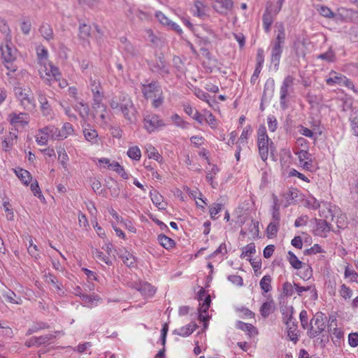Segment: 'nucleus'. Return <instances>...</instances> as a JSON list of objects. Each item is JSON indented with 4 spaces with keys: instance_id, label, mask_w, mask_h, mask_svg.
I'll use <instances>...</instances> for the list:
<instances>
[{
    "instance_id": "20e7f679",
    "label": "nucleus",
    "mask_w": 358,
    "mask_h": 358,
    "mask_svg": "<svg viewBox=\"0 0 358 358\" xmlns=\"http://www.w3.org/2000/svg\"><path fill=\"white\" fill-rule=\"evenodd\" d=\"M285 41V30L282 23L278 24V34L272 43L271 61L278 63L282 52V46Z\"/></svg>"
},
{
    "instance_id": "c9c22d12",
    "label": "nucleus",
    "mask_w": 358,
    "mask_h": 358,
    "mask_svg": "<svg viewBox=\"0 0 358 358\" xmlns=\"http://www.w3.org/2000/svg\"><path fill=\"white\" fill-rule=\"evenodd\" d=\"M91 27L85 23L80 24L79 36L81 39L86 40L90 36Z\"/></svg>"
},
{
    "instance_id": "58836bf2",
    "label": "nucleus",
    "mask_w": 358,
    "mask_h": 358,
    "mask_svg": "<svg viewBox=\"0 0 358 358\" xmlns=\"http://www.w3.org/2000/svg\"><path fill=\"white\" fill-rule=\"evenodd\" d=\"M81 299L89 307H92L93 306L96 305V303L99 300V298L98 297L97 295H95V294H92V295L82 294Z\"/></svg>"
},
{
    "instance_id": "cd10ccee",
    "label": "nucleus",
    "mask_w": 358,
    "mask_h": 358,
    "mask_svg": "<svg viewBox=\"0 0 358 358\" xmlns=\"http://www.w3.org/2000/svg\"><path fill=\"white\" fill-rule=\"evenodd\" d=\"M344 77V76L332 71L329 73V77L327 79L326 82L329 85H334L336 84L341 85Z\"/></svg>"
},
{
    "instance_id": "ddd939ff",
    "label": "nucleus",
    "mask_w": 358,
    "mask_h": 358,
    "mask_svg": "<svg viewBox=\"0 0 358 358\" xmlns=\"http://www.w3.org/2000/svg\"><path fill=\"white\" fill-rule=\"evenodd\" d=\"M55 338L53 334H46L38 337H31L25 342V345L28 348L39 347L41 345L49 344L51 341Z\"/></svg>"
},
{
    "instance_id": "2f4dec72",
    "label": "nucleus",
    "mask_w": 358,
    "mask_h": 358,
    "mask_svg": "<svg viewBox=\"0 0 358 358\" xmlns=\"http://www.w3.org/2000/svg\"><path fill=\"white\" fill-rule=\"evenodd\" d=\"M41 36L47 41L53 38V31L52 27L48 24H43L39 29Z\"/></svg>"
},
{
    "instance_id": "7ed1b4c3",
    "label": "nucleus",
    "mask_w": 358,
    "mask_h": 358,
    "mask_svg": "<svg viewBox=\"0 0 358 358\" xmlns=\"http://www.w3.org/2000/svg\"><path fill=\"white\" fill-rule=\"evenodd\" d=\"M15 94L20 101L21 106L28 111H32L36 107L35 99L30 89L15 87Z\"/></svg>"
},
{
    "instance_id": "f03ea898",
    "label": "nucleus",
    "mask_w": 358,
    "mask_h": 358,
    "mask_svg": "<svg viewBox=\"0 0 358 358\" xmlns=\"http://www.w3.org/2000/svg\"><path fill=\"white\" fill-rule=\"evenodd\" d=\"M38 73L41 78L49 86L52 85L53 79H57L59 77V69L50 62L40 64Z\"/></svg>"
},
{
    "instance_id": "4d7b16f0",
    "label": "nucleus",
    "mask_w": 358,
    "mask_h": 358,
    "mask_svg": "<svg viewBox=\"0 0 358 358\" xmlns=\"http://www.w3.org/2000/svg\"><path fill=\"white\" fill-rule=\"evenodd\" d=\"M345 278H350V280L358 283V273L351 270L348 266L345 269L344 273Z\"/></svg>"
},
{
    "instance_id": "4c0bfd02",
    "label": "nucleus",
    "mask_w": 358,
    "mask_h": 358,
    "mask_svg": "<svg viewBox=\"0 0 358 358\" xmlns=\"http://www.w3.org/2000/svg\"><path fill=\"white\" fill-rule=\"evenodd\" d=\"M17 176L20 180L26 185H27L31 178V176L29 171L27 170L20 169L18 171H15Z\"/></svg>"
},
{
    "instance_id": "412c9836",
    "label": "nucleus",
    "mask_w": 358,
    "mask_h": 358,
    "mask_svg": "<svg viewBox=\"0 0 358 358\" xmlns=\"http://www.w3.org/2000/svg\"><path fill=\"white\" fill-rule=\"evenodd\" d=\"M17 138L16 129H12V131L9 132V135L2 141L1 146L3 150L5 151L10 150L14 141H17Z\"/></svg>"
},
{
    "instance_id": "7c9ffc66",
    "label": "nucleus",
    "mask_w": 358,
    "mask_h": 358,
    "mask_svg": "<svg viewBox=\"0 0 358 358\" xmlns=\"http://www.w3.org/2000/svg\"><path fill=\"white\" fill-rule=\"evenodd\" d=\"M274 302L273 301L264 303L260 308V313L264 317H267L274 310Z\"/></svg>"
},
{
    "instance_id": "603ef678",
    "label": "nucleus",
    "mask_w": 358,
    "mask_h": 358,
    "mask_svg": "<svg viewBox=\"0 0 358 358\" xmlns=\"http://www.w3.org/2000/svg\"><path fill=\"white\" fill-rule=\"evenodd\" d=\"M58 159L60 161L62 166L66 169L67 166V161L69 160V157L64 148H60L58 151Z\"/></svg>"
},
{
    "instance_id": "338daca9",
    "label": "nucleus",
    "mask_w": 358,
    "mask_h": 358,
    "mask_svg": "<svg viewBox=\"0 0 358 358\" xmlns=\"http://www.w3.org/2000/svg\"><path fill=\"white\" fill-rule=\"evenodd\" d=\"M267 123L270 131H275L277 129L278 123L275 117L273 115L268 116L267 118Z\"/></svg>"
},
{
    "instance_id": "8fccbe9b",
    "label": "nucleus",
    "mask_w": 358,
    "mask_h": 358,
    "mask_svg": "<svg viewBox=\"0 0 358 358\" xmlns=\"http://www.w3.org/2000/svg\"><path fill=\"white\" fill-rule=\"evenodd\" d=\"M150 197L152 202L159 208H164L162 204V196L159 194L156 191L150 192Z\"/></svg>"
},
{
    "instance_id": "a18cd8bd",
    "label": "nucleus",
    "mask_w": 358,
    "mask_h": 358,
    "mask_svg": "<svg viewBox=\"0 0 358 358\" xmlns=\"http://www.w3.org/2000/svg\"><path fill=\"white\" fill-rule=\"evenodd\" d=\"M194 13L198 17H203L206 15L203 3L200 1H195L194 4Z\"/></svg>"
},
{
    "instance_id": "bb28decb",
    "label": "nucleus",
    "mask_w": 358,
    "mask_h": 358,
    "mask_svg": "<svg viewBox=\"0 0 358 358\" xmlns=\"http://www.w3.org/2000/svg\"><path fill=\"white\" fill-rule=\"evenodd\" d=\"M196 327L197 325L195 323H190L185 327L174 330L173 334L182 336H188L196 329Z\"/></svg>"
},
{
    "instance_id": "aec40b11",
    "label": "nucleus",
    "mask_w": 358,
    "mask_h": 358,
    "mask_svg": "<svg viewBox=\"0 0 358 358\" xmlns=\"http://www.w3.org/2000/svg\"><path fill=\"white\" fill-rule=\"evenodd\" d=\"M83 135L85 139L92 144L99 143V135L97 131L92 129L90 125L83 129Z\"/></svg>"
},
{
    "instance_id": "f3484780",
    "label": "nucleus",
    "mask_w": 358,
    "mask_h": 358,
    "mask_svg": "<svg viewBox=\"0 0 358 358\" xmlns=\"http://www.w3.org/2000/svg\"><path fill=\"white\" fill-rule=\"evenodd\" d=\"M213 8L219 13L226 15L231 11L234 7L232 0H214Z\"/></svg>"
},
{
    "instance_id": "de8ad7c7",
    "label": "nucleus",
    "mask_w": 358,
    "mask_h": 358,
    "mask_svg": "<svg viewBox=\"0 0 358 358\" xmlns=\"http://www.w3.org/2000/svg\"><path fill=\"white\" fill-rule=\"evenodd\" d=\"M48 50L45 48H38L37 49V57L38 59V64L49 62L48 60Z\"/></svg>"
},
{
    "instance_id": "9d476101",
    "label": "nucleus",
    "mask_w": 358,
    "mask_h": 358,
    "mask_svg": "<svg viewBox=\"0 0 358 358\" xmlns=\"http://www.w3.org/2000/svg\"><path fill=\"white\" fill-rule=\"evenodd\" d=\"M164 126L163 120L155 114H150L144 117L145 129L150 133Z\"/></svg>"
},
{
    "instance_id": "dca6fc26",
    "label": "nucleus",
    "mask_w": 358,
    "mask_h": 358,
    "mask_svg": "<svg viewBox=\"0 0 358 358\" xmlns=\"http://www.w3.org/2000/svg\"><path fill=\"white\" fill-rule=\"evenodd\" d=\"M29 115L25 113H12L8 115V121L14 127L27 125L29 122Z\"/></svg>"
},
{
    "instance_id": "c03bdc74",
    "label": "nucleus",
    "mask_w": 358,
    "mask_h": 358,
    "mask_svg": "<svg viewBox=\"0 0 358 358\" xmlns=\"http://www.w3.org/2000/svg\"><path fill=\"white\" fill-rule=\"evenodd\" d=\"M120 257L127 266H132L135 263L134 257L128 252H125L124 254L120 255Z\"/></svg>"
},
{
    "instance_id": "423d86ee",
    "label": "nucleus",
    "mask_w": 358,
    "mask_h": 358,
    "mask_svg": "<svg viewBox=\"0 0 358 358\" xmlns=\"http://www.w3.org/2000/svg\"><path fill=\"white\" fill-rule=\"evenodd\" d=\"M272 144L273 142L266 134V127L264 126H260L258 129L257 145L259 155L264 162L268 159L269 147Z\"/></svg>"
},
{
    "instance_id": "473e14b6",
    "label": "nucleus",
    "mask_w": 358,
    "mask_h": 358,
    "mask_svg": "<svg viewBox=\"0 0 358 358\" xmlns=\"http://www.w3.org/2000/svg\"><path fill=\"white\" fill-rule=\"evenodd\" d=\"M282 320L286 326H289V324H292V320L293 318L294 314V308L292 306L285 307L282 310Z\"/></svg>"
},
{
    "instance_id": "f8f14e48",
    "label": "nucleus",
    "mask_w": 358,
    "mask_h": 358,
    "mask_svg": "<svg viewBox=\"0 0 358 358\" xmlns=\"http://www.w3.org/2000/svg\"><path fill=\"white\" fill-rule=\"evenodd\" d=\"M1 56L4 62H14L17 55V50L13 47L12 44L6 42L5 45L1 46Z\"/></svg>"
},
{
    "instance_id": "13d9d810",
    "label": "nucleus",
    "mask_w": 358,
    "mask_h": 358,
    "mask_svg": "<svg viewBox=\"0 0 358 358\" xmlns=\"http://www.w3.org/2000/svg\"><path fill=\"white\" fill-rule=\"evenodd\" d=\"M294 285H292L289 282H285L282 285V292L283 294L287 296H291L293 295L294 290Z\"/></svg>"
},
{
    "instance_id": "0e129e2a",
    "label": "nucleus",
    "mask_w": 358,
    "mask_h": 358,
    "mask_svg": "<svg viewBox=\"0 0 358 358\" xmlns=\"http://www.w3.org/2000/svg\"><path fill=\"white\" fill-rule=\"evenodd\" d=\"M46 282L49 284H52L57 290H61V287L58 284L57 279L55 276L52 274H48L45 276Z\"/></svg>"
},
{
    "instance_id": "79ce46f5",
    "label": "nucleus",
    "mask_w": 358,
    "mask_h": 358,
    "mask_svg": "<svg viewBox=\"0 0 358 358\" xmlns=\"http://www.w3.org/2000/svg\"><path fill=\"white\" fill-rule=\"evenodd\" d=\"M76 110L78 111L80 117L84 120L86 119L89 115L90 108L85 103L82 102L79 103L78 105H76Z\"/></svg>"
},
{
    "instance_id": "ea45409f",
    "label": "nucleus",
    "mask_w": 358,
    "mask_h": 358,
    "mask_svg": "<svg viewBox=\"0 0 358 358\" xmlns=\"http://www.w3.org/2000/svg\"><path fill=\"white\" fill-rule=\"evenodd\" d=\"M271 277L268 275H264L260 280L259 285L264 292L267 293L271 289Z\"/></svg>"
},
{
    "instance_id": "c85d7f7f",
    "label": "nucleus",
    "mask_w": 358,
    "mask_h": 358,
    "mask_svg": "<svg viewBox=\"0 0 358 358\" xmlns=\"http://www.w3.org/2000/svg\"><path fill=\"white\" fill-rule=\"evenodd\" d=\"M287 336L289 338L290 341L294 343H296L299 340L298 338V331H297V322H292V324H289V326H287Z\"/></svg>"
},
{
    "instance_id": "5fc2aeb1",
    "label": "nucleus",
    "mask_w": 358,
    "mask_h": 358,
    "mask_svg": "<svg viewBox=\"0 0 358 358\" xmlns=\"http://www.w3.org/2000/svg\"><path fill=\"white\" fill-rule=\"evenodd\" d=\"M155 17L157 20L163 25L168 27L171 22L162 12L157 11L155 13Z\"/></svg>"
},
{
    "instance_id": "2eb2a0df",
    "label": "nucleus",
    "mask_w": 358,
    "mask_h": 358,
    "mask_svg": "<svg viewBox=\"0 0 358 358\" xmlns=\"http://www.w3.org/2000/svg\"><path fill=\"white\" fill-rule=\"evenodd\" d=\"M298 156L299 164L303 169L310 171L313 168L311 155L306 150H300L295 152Z\"/></svg>"
},
{
    "instance_id": "a211bd4d",
    "label": "nucleus",
    "mask_w": 358,
    "mask_h": 358,
    "mask_svg": "<svg viewBox=\"0 0 358 358\" xmlns=\"http://www.w3.org/2000/svg\"><path fill=\"white\" fill-rule=\"evenodd\" d=\"M293 50L298 57H304L306 52V40L298 37L294 42Z\"/></svg>"
},
{
    "instance_id": "49530a36",
    "label": "nucleus",
    "mask_w": 358,
    "mask_h": 358,
    "mask_svg": "<svg viewBox=\"0 0 358 358\" xmlns=\"http://www.w3.org/2000/svg\"><path fill=\"white\" fill-rule=\"evenodd\" d=\"M92 253L96 259L102 261L107 265L112 264V262L110 260L109 257L105 255L102 252L99 251V250L95 249L94 250H93Z\"/></svg>"
},
{
    "instance_id": "6e6552de",
    "label": "nucleus",
    "mask_w": 358,
    "mask_h": 358,
    "mask_svg": "<svg viewBox=\"0 0 358 358\" xmlns=\"http://www.w3.org/2000/svg\"><path fill=\"white\" fill-rule=\"evenodd\" d=\"M285 0H277L276 6H273L271 3L267 4L266 11L263 15V26L266 32H269L271 26L273 22V17L281 10Z\"/></svg>"
},
{
    "instance_id": "c756f323",
    "label": "nucleus",
    "mask_w": 358,
    "mask_h": 358,
    "mask_svg": "<svg viewBox=\"0 0 358 358\" xmlns=\"http://www.w3.org/2000/svg\"><path fill=\"white\" fill-rule=\"evenodd\" d=\"M349 120L352 133L358 136V110H352Z\"/></svg>"
},
{
    "instance_id": "4be33fe9",
    "label": "nucleus",
    "mask_w": 358,
    "mask_h": 358,
    "mask_svg": "<svg viewBox=\"0 0 358 358\" xmlns=\"http://www.w3.org/2000/svg\"><path fill=\"white\" fill-rule=\"evenodd\" d=\"M2 296L6 302L13 304H21L22 302L20 296H17L15 292L10 289L4 290L2 292Z\"/></svg>"
},
{
    "instance_id": "a19ab883",
    "label": "nucleus",
    "mask_w": 358,
    "mask_h": 358,
    "mask_svg": "<svg viewBox=\"0 0 358 358\" xmlns=\"http://www.w3.org/2000/svg\"><path fill=\"white\" fill-rule=\"evenodd\" d=\"M288 255L289 262L294 268L299 269L302 268V262H301L292 252L289 251Z\"/></svg>"
},
{
    "instance_id": "f704fd0d",
    "label": "nucleus",
    "mask_w": 358,
    "mask_h": 358,
    "mask_svg": "<svg viewBox=\"0 0 358 358\" xmlns=\"http://www.w3.org/2000/svg\"><path fill=\"white\" fill-rule=\"evenodd\" d=\"M110 169L115 171L124 179H127L129 178L128 174L124 171L123 166L117 162H113L111 164H110Z\"/></svg>"
},
{
    "instance_id": "4468645a",
    "label": "nucleus",
    "mask_w": 358,
    "mask_h": 358,
    "mask_svg": "<svg viewBox=\"0 0 358 358\" xmlns=\"http://www.w3.org/2000/svg\"><path fill=\"white\" fill-rule=\"evenodd\" d=\"M161 87L158 83L152 82L148 85H143L142 92L145 99L156 98V95L160 94Z\"/></svg>"
},
{
    "instance_id": "bf43d9fd",
    "label": "nucleus",
    "mask_w": 358,
    "mask_h": 358,
    "mask_svg": "<svg viewBox=\"0 0 358 358\" xmlns=\"http://www.w3.org/2000/svg\"><path fill=\"white\" fill-rule=\"evenodd\" d=\"M255 252V247L253 243H250L246 245L241 255V258H245V257L250 256L252 253Z\"/></svg>"
},
{
    "instance_id": "1a4fd4ad",
    "label": "nucleus",
    "mask_w": 358,
    "mask_h": 358,
    "mask_svg": "<svg viewBox=\"0 0 358 358\" xmlns=\"http://www.w3.org/2000/svg\"><path fill=\"white\" fill-rule=\"evenodd\" d=\"M150 68L152 72L157 73L162 77L169 73V66L162 55L157 57L155 60L150 63Z\"/></svg>"
},
{
    "instance_id": "864d4df0",
    "label": "nucleus",
    "mask_w": 358,
    "mask_h": 358,
    "mask_svg": "<svg viewBox=\"0 0 358 358\" xmlns=\"http://www.w3.org/2000/svg\"><path fill=\"white\" fill-rule=\"evenodd\" d=\"M299 319H300L302 327L304 329H309L310 323H308V314H307L306 310H303L302 311H301L300 315H299Z\"/></svg>"
},
{
    "instance_id": "774afa93",
    "label": "nucleus",
    "mask_w": 358,
    "mask_h": 358,
    "mask_svg": "<svg viewBox=\"0 0 358 358\" xmlns=\"http://www.w3.org/2000/svg\"><path fill=\"white\" fill-rule=\"evenodd\" d=\"M348 343L351 347L358 346V334L351 333L348 336Z\"/></svg>"
},
{
    "instance_id": "f257e3e1",
    "label": "nucleus",
    "mask_w": 358,
    "mask_h": 358,
    "mask_svg": "<svg viewBox=\"0 0 358 358\" xmlns=\"http://www.w3.org/2000/svg\"><path fill=\"white\" fill-rule=\"evenodd\" d=\"M110 106L121 111L124 117L131 123L136 121L137 110L128 94L122 93L113 97L110 101Z\"/></svg>"
},
{
    "instance_id": "393cba45",
    "label": "nucleus",
    "mask_w": 358,
    "mask_h": 358,
    "mask_svg": "<svg viewBox=\"0 0 358 358\" xmlns=\"http://www.w3.org/2000/svg\"><path fill=\"white\" fill-rule=\"evenodd\" d=\"M103 97V94L93 96V113H96V115H98V113H99V110H106V106L102 103Z\"/></svg>"
},
{
    "instance_id": "37998d69",
    "label": "nucleus",
    "mask_w": 358,
    "mask_h": 358,
    "mask_svg": "<svg viewBox=\"0 0 358 358\" xmlns=\"http://www.w3.org/2000/svg\"><path fill=\"white\" fill-rule=\"evenodd\" d=\"M127 155L132 159L139 160L141 157V152L138 146H133L129 148Z\"/></svg>"
},
{
    "instance_id": "69168bd1",
    "label": "nucleus",
    "mask_w": 358,
    "mask_h": 358,
    "mask_svg": "<svg viewBox=\"0 0 358 358\" xmlns=\"http://www.w3.org/2000/svg\"><path fill=\"white\" fill-rule=\"evenodd\" d=\"M147 153H148V157L150 159L152 158L155 160H158L160 157V155H159V152H157V150L152 145H149L147 148Z\"/></svg>"
},
{
    "instance_id": "6e6d98bb",
    "label": "nucleus",
    "mask_w": 358,
    "mask_h": 358,
    "mask_svg": "<svg viewBox=\"0 0 358 358\" xmlns=\"http://www.w3.org/2000/svg\"><path fill=\"white\" fill-rule=\"evenodd\" d=\"M317 228L322 232H329L331 230V224L326 220H320L317 222Z\"/></svg>"
},
{
    "instance_id": "052dcab7",
    "label": "nucleus",
    "mask_w": 358,
    "mask_h": 358,
    "mask_svg": "<svg viewBox=\"0 0 358 358\" xmlns=\"http://www.w3.org/2000/svg\"><path fill=\"white\" fill-rule=\"evenodd\" d=\"M279 223L271 222L267 227L268 236H275L278 230Z\"/></svg>"
},
{
    "instance_id": "e433bc0d",
    "label": "nucleus",
    "mask_w": 358,
    "mask_h": 358,
    "mask_svg": "<svg viewBox=\"0 0 358 358\" xmlns=\"http://www.w3.org/2000/svg\"><path fill=\"white\" fill-rule=\"evenodd\" d=\"M73 131V128L71 124L66 122L64 124L62 129H59V139L66 138L68 136L71 135Z\"/></svg>"
},
{
    "instance_id": "9b49d317",
    "label": "nucleus",
    "mask_w": 358,
    "mask_h": 358,
    "mask_svg": "<svg viewBox=\"0 0 358 358\" xmlns=\"http://www.w3.org/2000/svg\"><path fill=\"white\" fill-rule=\"evenodd\" d=\"M199 300L203 301V302L199 304V318L204 321L206 320V315L204 314L207 313L209 308L210 297L209 295L206 294L205 290L203 288L199 292Z\"/></svg>"
},
{
    "instance_id": "0eeeda50",
    "label": "nucleus",
    "mask_w": 358,
    "mask_h": 358,
    "mask_svg": "<svg viewBox=\"0 0 358 358\" xmlns=\"http://www.w3.org/2000/svg\"><path fill=\"white\" fill-rule=\"evenodd\" d=\"M327 317L322 313H317L310 322V327L308 331V336L310 338H315L321 334L326 327Z\"/></svg>"
},
{
    "instance_id": "09e8293b",
    "label": "nucleus",
    "mask_w": 358,
    "mask_h": 358,
    "mask_svg": "<svg viewBox=\"0 0 358 358\" xmlns=\"http://www.w3.org/2000/svg\"><path fill=\"white\" fill-rule=\"evenodd\" d=\"M339 294L344 299H349L352 296V290L345 284H343L341 285Z\"/></svg>"
},
{
    "instance_id": "72a5a7b5",
    "label": "nucleus",
    "mask_w": 358,
    "mask_h": 358,
    "mask_svg": "<svg viewBox=\"0 0 358 358\" xmlns=\"http://www.w3.org/2000/svg\"><path fill=\"white\" fill-rule=\"evenodd\" d=\"M157 240L160 245L166 249L172 248L175 245L173 240L164 234L159 235Z\"/></svg>"
},
{
    "instance_id": "a878e982",
    "label": "nucleus",
    "mask_w": 358,
    "mask_h": 358,
    "mask_svg": "<svg viewBox=\"0 0 358 358\" xmlns=\"http://www.w3.org/2000/svg\"><path fill=\"white\" fill-rule=\"evenodd\" d=\"M136 289L145 296H152L156 292L155 287L148 282L140 284L136 287Z\"/></svg>"
},
{
    "instance_id": "b1692460",
    "label": "nucleus",
    "mask_w": 358,
    "mask_h": 358,
    "mask_svg": "<svg viewBox=\"0 0 358 358\" xmlns=\"http://www.w3.org/2000/svg\"><path fill=\"white\" fill-rule=\"evenodd\" d=\"M41 134H46L50 139H59V129L55 126L50 125L39 129Z\"/></svg>"
},
{
    "instance_id": "3c124183",
    "label": "nucleus",
    "mask_w": 358,
    "mask_h": 358,
    "mask_svg": "<svg viewBox=\"0 0 358 358\" xmlns=\"http://www.w3.org/2000/svg\"><path fill=\"white\" fill-rule=\"evenodd\" d=\"M317 58L326 60L329 62H333L335 61L336 56L333 50L330 48L327 52L319 55Z\"/></svg>"
},
{
    "instance_id": "6ab92c4d",
    "label": "nucleus",
    "mask_w": 358,
    "mask_h": 358,
    "mask_svg": "<svg viewBox=\"0 0 358 358\" xmlns=\"http://www.w3.org/2000/svg\"><path fill=\"white\" fill-rule=\"evenodd\" d=\"M37 95L38 100L41 104V110L43 115L48 116L50 115L51 108L44 92L41 90H38L37 92Z\"/></svg>"
},
{
    "instance_id": "680f3d73",
    "label": "nucleus",
    "mask_w": 358,
    "mask_h": 358,
    "mask_svg": "<svg viewBox=\"0 0 358 358\" xmlns=\"http://www.w3.org/2000/svg\"><path fill=\"white\" fill-rule=\"evenodd\" d=\"M222 203H213L210 208V215L212 219H215L216 215L222 209Z\"/></svg>"
},
{
    "instance_id": "e2e57ef3",
    "label": "nucleus",
    "mask_w": 358,
    "mask_h": 358,
    "mask_svg": "<svg viewBox=\"0 0 358 358\" xmlns=\"http://www.w3.org/2000/svg\"><path fill=\"white\" fill-rule=\"evenodd\" d=\"M320 14L325 17L331 18L334 17V13L327 6H321L318 8Z\"/></svg>"
},
{
    "instance_id": "5701e85b",
    "label": "nucleus",
    "mask_w": 358,
    "mask_h": 358,
    "mask_svg": "<svg viewBox=\"0 0 358 358\" xmlns=\"http://www.w3.org/2000/svg\"><path fill=\"white\" fill-rule=\"evenodd\" d=\"M90 87L93 94V96L103 94V92L101 91V83L96 75H94V76H90Z\"/></svg>"
},
{
    "instance_id": "39448f33",
    "label": "nucleus",
    "mask_w": 358,
    "mask_h": 358,
    "mask_svg": "<svg viewBox=\"0 0 358 358\" xmlns=\"http://www.w3.org/2000/svg\"><path fill=\"white\" fill-rule=\"evenodd\" d=\"M294 78L292 76H287L280 86V105L285 110L288 106L289 95L294 92Z\"/></svg>"
}]
</instances>
